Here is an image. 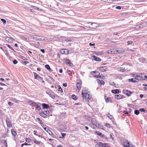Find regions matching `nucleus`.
Returning a JSON list of instances; mask_svg holds the SVG:
<instances>
[{
  "mask_svg": "<svg viewBox=\"0 0 147 147\" xmlns=\"http://www.w3.org/2000/svg\"><path fill=\"white\" fill-rule=\"evenodd\" d=\"M136 77L138 81L140 80H147V76L144 73H140L136 74Z\"/></svg>",
  "mask_w": 147,
  "mask_h": 147,
  "instance_id": "obj_1",
  "label": "nucleus"
},
{
  "mask_svg": "<svg viewBox=\"0 0 147 147\" xmlns=\"http://www.w3.org/2000/svg\"><path fill=\"white\" fill-rule=\"evenodd\" d=\"M131 76L134 78L128 79L127 80L128 82L136 83L139 82L138 79L137 78V77L136 76V74H131Z\"/></svg>",
  "mask_w": 147,
  "mask_h": 147,
  "instance_id": "obj_2",
  "label": "nucleus"
},
{
  "mask_svg": "<svg viewBox=\"0 0 147 147\" xmlns=\"http://www.w3.org/2000/svg\"><path fill=\"white\" fill-rule=\"evenodd\" d=\"M82 82L80 80H77V83L76 84V87L77 89L80 90L82 87Z\"/></svg>",
  "mask_w": 147,
  "mask_h": 147,
  "instance_id": "obj_3",
  "label": "nucleus"
},
{
  "mask_svg": "<svg viewBox=\"0 0 147 147\" xmlns=\"http://www.w3.org/2000/svg\"><path fill=\"white\" fill-rule=\"evenodd\" d=\"M49 114V111L48 110L41 112L40 113V116L44 118H46L47 115Z\"/></svg>",
  "mask_w": 147,
  "mask_h": 147,
  "instance_id": "obj_4",
  "label": "nucleus"
},
{
  "mask_svg": "<svg viewBox=\"0 0 147 147\" xmlns=\"http://www.w3.org/2000/svg\"><path fill=\"white\" fill-rule=\"evenodd\" d=\"M33 74L34 76V78L35 79H37L40 81H42V82H44V81L43 80V78L42 77L38 76L35 72H33Z\"/></svg>",
  "mask_w": 147,
  "mask_h": 147,
  "instance_id": "obj_5",
  "label": "nucleus"
},
{
  "mask_svg": "<svg viewBox=\"0 0 147 147\" xmlns=\"http://www.w3.org/2000/svg\"><path fill=\"white\" fill-rule=\"evenodd\" d=\"M104 98L107 103H112V102L111 98L109 96H107L106 94L105 95Z\"/></svg>",
  "mask_w": 147,
  "mask_h": 147,
  "instance_id": "obj_6",
  "label": "nucleus"
},
{
  "mask_svg": "<svg viewBox=\"0 0 147 147\" xmlns=\"http://www.w3.org/2000/svg\"><path fill=\"white\" fill-rule=\"evenodd\" d=\"M123 93L128 96H129L132 94V92L128 90H123Z\"/></svg>",
  "mask_w": 147,
  "mask_h": 147,
  "instance_id": "obj_7",
  "label": "nucleus"
},
{
  "mask_svg": "<svg viewBox=\"0 0 147 147\" xmlns=\"http://www.w3.org/2000/svg\"><path fill=\"white\" fill-rule=\"evenodd\" d=\"M88 94V90L86 88L83 89L82 91V97Z\"/></svg>",
  "mask_w": 147,
  "mask_h": 147,
  "instance_id": "obj_8",
  "label": "nucleus"
},
{
  "mask_svg": "<svg viewBox=\"0 0 147 147\" xmlns=\"http://www.w3.org/2000/svg\"><path fill=\"white\" fill-rule=\"evenodd\" d=\"M60 53L63 54L67 55L69 53L68 50L67 49H61L60 51Z\"/></svg>",
  "mask_w": 147,
  "mask_h": 147,
  "instance_id": "obj_9",
  "label": "nucleus"
},
{
  "mask_svg": "<svg viewBox=\"0 0 147 147\" xmlns=\"http://www.w3.org/2000/svg\"><path fill=\"white\" fill-rule=\"evenodd\" d=\"M91 95L88 93L86 95H85L84 97H82L83 99H85L88 101L91 98Z\"/></svg>",
  "mask_w": 147,
  "mask_h": 147,
  "instance_id": "obj_10",
  "label": "nucleus"
},
{
  "mask_svg": "<svg viewBox=\"0 0 147 147\" xmlns=\"http://www.w3.org/2000/svg\"><path fill=\"white\" fill-rule=\"evenodd\" d=\"M33 38L34 39H35L37 40H38L40 41H42L43 40V39L41 38V37L40 36H32Z\"/></svg>",
  "mask_w": 147,
  "mask_h": 147,
  "instance_id": "obj_11",
  "label": "nucleus"
},
{
  "mask_svg": "<svg viewBox=\"0 0 147 147\" xmlns=\"http://www.w3.org/2000/svg\"><path fill=\"white\" fill-rule=\"evenodd\" d=\"M107 68L105 66H101L98 68L99 70L101 72H104L106 71Z\"/></svg>",
  "mask_w": 147,
  "mask_h": 147,
  "instance_id": "obj_12",
  "label": "nucleus"
},
{
  "mask_svg": "<svg viewBox=\"0 0 147 147\" xmlns=\"http://www.w3.org/2000/svg\"><path fill=\"white\" fill-rule=\"evenodd\" d=\"M96 74L94 76V77L96 78H103V77H102V75H100V73L98 72V71H97L96 73Z\"/></svg>",
  "mask_w": 147,
  "mask_h": 147,
  "instance_id": "obj_13",
  "label": "nucleus"
},
{
  "mask_svg": "<svg viewBox=\"0 0 147 147\" xmlns=\"http://www.w3.org/2000/svg\"><path fill=\"white\" fill-rule=\"evenodd\" d=\"M115 97L117 99H120L123 98L124 96L121 94H116L115 95Z\"/></svg>",
  "mask_w": 147,
  "mask_h": 147,
  "instance_id": "obj_14",
  "label": "nucleus"
},
{
  "mask_svg": "<svg viewBox=\"0 0 147 147\" xmlns=\"http://www.w3.org/2000/svg\"><path fill=\"white\" fill-rule=\"evenodd\" d=\"M105 143H103L101 142H99L95 144L96 147H103L104 145H106Z\"/></svg>",
  "mask_w": 147,
  "mask_h": 147,
  "instance_id": "obj_15",
  "label": "nucleus"
},
{
  "mask_svg": "<svg viewBox=\"0 0 147 147\" xmlns=\"http://www.w3.org/2000/svg\"><path fill=\"white\" fill-rule=\"evenodd\" d=\"M64 60L66 64H69V66H72L73 65V64L71 63L69 59H65Z\"/></svg>",
  "mask_w": 147,
  "mask_h": 147,
  "instance_id": "obj_16",
  "label": "nucleus"
},
{
  "mask_svg": "<svg viewBox=\"0 0 147 147\" xmlns=\"http://www.w3.org/2000/svg\"><path fill=\"white\" fill-rule=\"evenodd\" d=\"M107 116L113 122H114V121L115 119L113 117L112 115H111L109 113H107Z\"/></svg>",
  "mask_w": 147,
  "mask_h": 147,
  "instance_id": "obj_17",
  "label": "nucleus"
},
{
  "mask_svg": "<svg viewBox=\"0 0 147 147\" xmlns=\"http://www.w3.org/2000/svg\"><path fill=\"white\" fill-rule=\"evenodd\" d=\"M93 60H95L96 61H101V59L99 57H98L94 55L93 56Z\"/></svg>",
  "mask_w": 147,
  "mask_h": 147,
  "instance_id": "obj_18",
  "label": "nucleus"
},
{
  "mask_svg": "<svg viewBox=\"0 0 147 147\" xmlns=\"http://www.w3.org/2000/svg\"><path fill=\"white\" fill-rule=\"evenodd\" d=\"M28 104L29 105H32L34 107V105L36 104V103L35 102H33L32 100H30L27 102Z\"/></svg>",
  "mask_w": 147,
  "mask_h": 147,
  "instance_id": "obj_19",
  "label": "nucleus"
},
{
  "mask_svg": "<svg viewBox=\"0 0 147 147\" xmlns=\"http://www.w3.org/2000/svg\"><path fill=\"white\" fill-rule=\"evenodd\" d=\"M96 127H98L100 129H101L104 130L103 128V125H101L100 124H99L98 123L96 124V125L95 126Z\"/></svg>",
  "mask_w": 147,
  "mask_h": 147,
  "instance_id": "obj_20",
  "label": "nucleus"
},
{
  "mask_svg": "<svg viewBox=\"0 0 147 147\" xmlns=\"http://www.w3.org/2000/svg\"><path fill=\"white\" fill-rule=\"evenodd\" d=\"M117 70L119 71L123 72L125 70V68L123 67H119L117 69Z\"/></svg>",
  "mask_w": 147,
  "mask_h": 147,
  "instance_id": "obj_21",
  "label": "nucleus"
},
{
  "mask_svg": "<svg viewBox=\"0 0 147 147\" xmlns=\"http://www.w3.org/2000/svg\"><path fill=\"white\" fill-rule=\"evenodd\" d=\"M91 121L93 124L95 126L98 123L96 119L93 118L91 119Z\"/></svg>",
  "mask_w": 147,
  "mask_h": 147,
  "instance_id": "obj_22",
  "label": "nucleus"
},
{
  "mask_svg": "<svg viewBox=\"0 0 147 147\" xmlns=\"http://www.w3.org/2000/svg\"><path fill=\"white\" fill-rule=\"evenodd\" d=\"M95 134L97 135L101 136L102 137H103L104 136V135L101 132H100L99 131H96L95 132Z\"/></svg>",
  "mask_w": 147,
  "mask_h": 147,
  "instance_id": "obj_23",
  "label": "nucleus"
},
{
  "mask_svg": "<svg viewBox=\"0 0 147 147\" xmlns=\"http://www.w3.org/2000/svg\"><path fill=\"white\" fill-rule=\"evenodd\" d=\"M36 119L39 122V123L41 125V126L43 127V126L44 125L43 124V123L42 122V121L38 117L36 118Z\"/></svg>",
  "mask_w": 147,
  "mask_h": 147,
  "instance_id": "obj_24",
  "label": "nucleus"
},
{
  "mask_svg": "<svg viewBox=\"0 0 147 147\" xmlns=\"http://www.w3.org/2000/svg\"><path fill=\"white\" fill-rule=\"evenodd\" d=\"M33 140L34 143L38 145L39 144L41 143L40 141H37L35 138H34Z\"/></svg>",
  "mask_w": 147,
  "mask_h": 147,
  "instance_id": "obj_25",
  "label": "nucleus"
},
{
  "mask_svg": "<svg viewBox=\"0 0 147 147\" xmlns=\"http://www.w3.org/2000/svg\"><path fill=\"white\" fill-rule=\"evenodd\" d=\"M34 106L35 107V109L36 110H40L41 109L40 107L38 104H36H36L34 105Z\"/></svg>",
  "mask_w": 147,
  "mask_h": 147,
  "instance_id": "obj_26",
  "label": "nucleus"
},
{
  "mask_svg": "<svg viewBox=\"0 0 147 147\" xmlns=\"http://www.w3.org/2000/svg\"><path fill=\"white\" fill-rule=\"evenodd\" d=\"M111 92L112 93H113L115 94H118L119 92V91L118 89L113 90H112Z\"/></svg>",
  "mask_w": 147,
  "mask_h": 147,
  "instance_id": "obj_27",
  "label": "nucleus"
},
{
  "mask_svg": "<svg viewBox=\"0 0 147 147\" xmlns=\"http://www.w3.org/2000/svg\"><path fill=\"white\" fill-rule=\"evenodd\" d=\"M124 147H135L134 145H132V144H130L129 142L127 143V146L124 145Z\"/></svg>",
  "mask_w": 147,
  "mask_h": 147,
  "instance_id": "obj_28",
  "label": "nucleus"
},
{
  "mask_svg": "<svg viewBox=\"0 0 147 147\" xmlns=\"http://www.w3.org/2000/svg\"><path fill=\"white\" fill-rule=\"evenodd\" d=\"M111 50L112 54H117L118 53V50L116 49H113Z\"/></svg>",
  "mask_w": 147,
  "mask_h": 147,
  "instance_id": "obj_29",
  "label": "nucleus"
},
{
  "mask_svg": "<svg viewBox=\"0 0 147 147\" xmlns=\"http://www.w3.org/2000/svg\"><path fill=\"white\" fill-rule=\"evenodd\" d=\"M6 123L7 125V126L9 127H12V125L10 121H7Z\"/></svg>",
  "mask_w": 147,
  "mask_h": 147,
  "instance_id": "obj_30",
  "label": "nucleus"
},
{
  "mask_svg": "<svg viewBox=\"0 0 147 147\" xmlns=\"http://www.w3.org/2000/svg\"><path fill=\"white\" fill-rule=\"evenodd\" d=\"M11 133L12 134L13 136H16L17 135V133L16 132V131H15V130L14 129H12L11 130Z\"/></svg>",
  "mask_w": 147,
  "mask_h": 147,
  "instance_id": "obj_31",
  "label": "nucleus"
},
{
  "mask_svg": "<svg viewBox=\"0 0 147 147\" xmlns=\"http://www.w3.org/2000/svg\"><path fill=\"white\" fill-rule=\"evenodd\" d=\"M97 80L98 82L100 84H105L104 81L102 80H100L98 79H97Z\"/></svg>",
  "mask_w": 147,
  "mask_h": 147,
  "instance_id": "obj_32",
  "label": "nucleus"
},
{
  "mask_svg": "<svg viewBox=\"0 0 147 147\" xmlns=\"http://www.w3.org/2000/svg\"><path fill=\"white\" fill-rule=\"evenodd\" d=\"M57 87L58 88V91L59 92H61V94L62 93L63 94V90L62 88H61V87L60 86H58Z\"/></svg>",
  "mask_w": 147,
  "mask_h": 147,
  "instance_id": "obj_33",
  "label": "nucleus"
},
{
  "mask_svg": "<svg viewBox=\"0 0 147 147\" xmlns=\"http://www.w3.org/2000/svg\"><path fill=\"white\" fill-rule=\"evenodd\" d=\"M42 106L44 108H48L49 107V105L48 104L45 103L42 104Z\"/></svg>",
  "mask_w": 147,
  "mask_h": 147,
  "instance_id": "obj_34",
  "label": "nucleus"
},
{
  "mask_svg": "<svg viewBox=\"0 0 147 147\" xmlns=\"http://www.w3.org/2000/svg\"><path fill=\"white\" fill-rule=\"evenodd\" d=\"M46 93L47 94H49L50 96L52 98L54 99L55 98V97L54 95L51 94L50 92H47Z\"/></svg>",
  "mask_w": 147,
  "mask_h": 147,
  "instance_id": "obj_35",
  "label": "nucleus"
},
{
  "mask_svg": "<svg viewBox=\"0 0 147 147\" xmlns=\"http://www.w3.org/2000/svg\"><path fill=\"white\" fill-rule=\"evenodd\" d=\"M46 131L50 135L52 136L53 135L52 132L49 129L47 128Z\"/></svg>",
  "mask_w": 147,
  "mask_h": 147,
  "instance_id": "obj_36",
  "label": "nucleus"
},
{
  "mask_svg": "<svg viewBox=\"0 0 147 147\" xmlns=\"http://www.w3.org/2000/svg\"><path fill=\"white\" fill-rule=\"evenodd\" d=\"M125 52V50L123 49H121L118 50V53H122Z\"/></svg>",
  "mask_w": 147,
  "mask_h": 147,
  "instance_id": "obj_37",
  "label": "nucleus"
},
{
  "mask_svg": "<svg viewBox=\"0 0 147 147\" xmlns=\"http://www.w3.org/2000/svg\"><path fill=\"white\" fill-rule=\"evenodd\" d=\"M61 137H60L59 138H65V136L66 135V134L65 133H61Z\"/></svg>",
  "mask_w": 147,
  "mask_h": 147,
  "instance_id": "obj_38",
  "label": "nucleus"
},
{
  "mask_svg": "<svg viewBox=\"0 0 147 147\" xmlns=\"http://www.w3.org/2000/svg\"><path fill=\"white\" fill-rule=\"evenodd\" d=\"M6 40V41L9 42H11L12 41V40L11 38H9V37H6L5 38Z\"/></svg>",
  "mask_w": 147,
  "mask_h": 147,
  "instance_id": "obj_39",
  "label": "nucleus"
},
{
  "mask_svg": "<svg viewBox=\"0 0 147 147\" xmlns=\"http://www.w3.org/2000/svg\"><path fill=\"white\" fill-rule=\"evenodd\" d=\"M140 113L139 111L138 110H136L134 111V113L137 115H138Z\"/></svg>",
  "mask_w": 147,
  "mask_h": 147,
  "instance_id": "obj_40",
  "label": "nucleus"
},
{
  "mask_svg": "<svg viewBox=\"0 0 147 147\" xmlns=\"http://www.w3.org/2000/svg\"><path fill=\"white\" fill-rule=\"evenodd\" d=\"M72 98L74 100H76L77 99V98L76 96L74 94H73L72 95Z\"/></svg>",
  "mask_w": 147,
  "mask_h": 147,
  "instance_id": "obj_41",
  "label": "nucleus"
},
{
  "mask_svg": "<svg viewBox=\"0 0 147 147\" xmlns=\"http://www.w3.org/2000/svg\"><path fill=\"white\" fill-rule=\"evenodd\" d=\"M45 67L47 69L49 70L51 69L49 65H45Z\"/></svg>",
  "mask_w": 147,
  "mask_h": 147,
  "instance_id": "obj_42",
  "label": "nucleus"
},
{
  "mask_svg": "<svg viewBox=\"0 0 147 147\" xmlns=\"http://www.w3.org/2000/svg\"><path fill=\"white\" fill-rule=\"evenodd\" d=\"M105 126L109 128H110L111 126L110 124L108 123H107L105 124Z\"/></svg>",
  "mask_w": 147,
  "mask_h": 147,
  "instance_id": "obj_43",
  "label": "nucleus"
},
{
  "mask_svg": "<svg viewBox=\"0 0 147 147\" xmlns=\"http://www.w3.org/2000/svg\"><path fill=\"white\" fill-rule=\"evenodd\" d=\"M25 140L26 141L28 142H29L32 141V140L30 139L26 138Z\"/></svg>",
  "mask_w": 147,
  "mask_h": 147,
  "instance_id": "obj_44",
  "label": "nucleus"
},
{
  "mask_svg": "<svg viewBox=\"0 0 147 147\" xmlns=\"http://www.w3.org/2000/svg\"><path fill=\"white\" fill-rule=\"evenodd\" d=\"M6 45L10 49H11V50L14 51V49L13 48L11 47V46L8 44H6Z\"/></svg>",
  "mask_w": 147,
  "mask_h": 147,
  "instance_id": "obj_45",
  "label": "nucleus"
},
{
  "mask_svg": "<svg viewBox=\"0 0 147 147\" xmlns=\"http://www.w3.org/2000/svg\"><path fill=\"white\" fill-rule=\"evenodd\" d=\"M33 133L36 136H38V132H37V131L34 130L33 131Z\"/></svg>",
  "mask_w": 147,
  "mask_h": 147,
  "instance_id": "obj_46",
  "label": "nucleus"
},
{
  "mask_svg": "<svg viewBox=\"0 0 147 147\" xmlns=\"http://www.w3.org/2000/svg\"><path fill=\"white\" fill-rule=\"evenodd\" d=\"M1 21L3 22V24H5L6 23V21L4 19H1Z\"/></svg>",
  "mask_w": 147,
  "mask_h": 147,
  "instance_id": "obj_47",
  "label": "nucleus"
},
{
  "mask_svg": "<svg viewBox=\"0 0 147 147\" xmlns=\"http://www.w3.org/2000/svg\"><path fill=\"white\" fill-rule=\"evenodd\" d=\"M107 53H108V54H112V50H108L107 51Z\"/></svg>",
  "mask_w": 147,
  "mask_h": 147,
  "instance_id": "obj_48",
  "label": "nucleus"
},
{
  "mask_svg": "<svg viewBox=\"0 0 147 147\" xmlns=\"http://www.w3.org/2000/svg\"><path fill=\"white\" fill-rule=\"evenodd\" d=\"M140 111L141 112H145V110L143 108H141L140 109Z\"/></svg>",
  "mask_w": 147,
  "mask_h": 147,
  "instance_id": "obj_49",
  "label": "nucleus"
},
{
  "mask_svg": "<svg viewBox=\"0 0 147 147\" xmlns=\"http://www.w3.org/2000/svg\"><path fill=\"white\" fill-rule=\"evenodd\" d=\"M67 72L69 75H70L72 74V72L70 70H67Z\"/></svg>",
  "mask_w": 147,
  "mask_h": 147,
  "instance_id": "obj_50",
  "label": "nucleus"
},
{
  "mask_svg": "<svg viewBox=\"0 0 147 147\" xmlns=\"http://www.w3.org/2000/svg\"><path fill=\"white\" fill-rule=\"evenodd\" d=\"M4 145L5 146H6V147H7V142L6 141H5L4 142Z\"/></svg>",
  "mask_w": 147,
  "mask_h": 147,
  "instance_id": "obj_51",
  "label": "nucleus"
},
{
  "mask_svg": "<svg viewBox=\"0 0 147 147\" xmlns=\"http://www.w3.org/2000/svg\"><path fill=\"white\" fill-rule=\"evenodd\" d=\"M123 113H124L125 114H128L129 113V112L127 111H123Z\"/></svg>",
  "mask_w": 147,
  "mask_h": 147,
  "instance_id": "obj_52",
  "label": "nucleus"
},
{
  "mask_svg": "<svg viewBox=\"0 0 147 147\" xmlns=\"http://www.w3.org/2000/svg\"><path fill=\"white\" fill-rule=\"evenodd\" d=\"M127 43L128 45H129L131 44L132 43V41H128L127 42Z\"/></svg>",
  "mask_w": 147,
  "mask_h": 147,
  "instance_id": "obj_53",
  "label": "nucleus"
},
{
  "mask_svg": "<svg viewBox=\"0 0 147 147\" xmlns=\"http://www.w3.org/2000/svg\"><path fill=\"white\" fill-rule=\"evenodd\" d=\"M13 103L10 102H8V104L10 106L12 105L13 104Z\"/></svg>",
  "mask_w": 147,
  "mask_h": 147,
  "instance_id": "obj_54",
  "label": "nucleus"
},
{
  "mask_svg": "<svg viewBox=\"0 0 147 147\" xmlns=\"http://www.w3.org/2000/svg\"><path fill=\"white\" fill-rule=\"evenodd\" d=\"M13 63L14 64H16L17 63L18 61H17L16 60H14L13 61Z\"/></svg>",
  "mask_w": 147,
  "mask_h": 147,
  "instance_id": "obj_55",
  "label": "nucleus"
},
{
  "mask_svg": "<svg viewBox=\"0 0 147 147\" xmlns=\"http://www.w3.org/2000/svg\"><path fill=\"white\" fill-rule=\"evenodd\" d=\"M115 8L116 9H121V7L120 6H117Z\"/></svg>",
  "mask_w": 147,
  "mask_h": 147,
  "instance_id": "obj_56",
  "label": "nucleus"
},
{
  "mask_svg": "<svg viewBox=\"0 0 147 147\" xmlns=\"http://www.w3.org/2000/svg\"><path fill=\"white\" fill-rule=\"evenodd\" d=\"M29 63V62L27 61H25L23 62V63L25 65H26L27 64Z\"/></svg>",
  "mask_w": 147,
  "mask_h": 147,
  "instance_id": "obj_57",
  "label": "nucleus"
},
{
  "mask_svg": "<svg viewBox=\"0 0 147 147\" xmlns=\"http://www.w3.org/2000/svg\"><path fill=\"white\" fill-rule=\"evenodd\" d=\"M63 85L64 87H66L67 86V84L66 83H64L63 84Z\"/></svg>",
  "mask_w": 147,
  "mask_h": 147,
  "instance_id": "obj_58",
  "label": "nucleus"
},
{
  "mask_svg": "<svg viewBox=\"0 0 147 147\" xmlns=\"http://www.w3.org/2000/svg\"><path fill=\"white\" fill-rule=\"evenodd\" d=\"M59 72L61 73H62L63 70H62V68L60 69L59 70Z\"/></svg>",
  "mask_w": 147,
  "mask_h": 147,
  "instance_id": "obj_59",
  "label": "nucleus"
},
{
  "mask_svg": "<svg viewBox=\"0 0 147 147\" xmlns=\"http://www.w3.org/2000/svg\"><path fill=\"white\" fill-rule=\"evenodd\" d=\"M128 51H129V52H133L134 51V50L131 49H127Z\"/></svg>",
  "mask_w": 147,
  "mask_h": 147,
  "instance_id": "obj_60",
  "label": "nucleus"
},
{
  "mask_svg": "<svg viewBox=\"0 0 147 147\" xmlns=\"http://www.w3.org/2000/svg\"><path fill=\"white\" fill-rule=\"evenodd\" d=\"M110 138L112 139L113 140L114 139V138L113 137L111 134H110Z\"/></svg>",
  "mask_w": 147,
  "mask_h": 147,
  "instance_id": "obj_61",
  "label": "nucleus"
},
{
  "mask_svg": "<svg viewBox=\"0 0 147 147\" xmlns=\"http://www.w3.org/2000/svg\"><path fill=\"white\" fill-rule=\"evenodd\" d=\"M0 85L1 86H6V85L5 84H4L2 82H0Z\"/></svg>",
  "mask_w": 147,
  "mask_h": 147,
  "instance_id": "obj_62",
  "label": "nucleus"
},
{
  "mask_svg": "<svg viewBox=\"0 0 147 147\" xmlns=\"http://www.w3.org/2000/svg\"><path fill=\"white\" fill-rule=\"evenodd\" d=\"M89 45L90 46H94L95 45V44L94 43L92 44L91 43H89Z\"/></svg>",
  "mask_w": 147,
  "mask_h": 147,
  "instance_id": "obj_63",
  "label": "nucleus"
},
{
  "mask_svg": "<svg viewBox=\"0 0 147 147\" xmlns=\"http://www.w3.org/2000/svg\"><path fill=\"white\" fill-rule=\"evenodd\" d=\"M40 51L43 53H45V50L43 49H41L40 50Z\"/></svg>",
  "mask_w": 147,
  "mask_h": 147,
  "instance_id": "obj_64",
  "label": "nucleus"
}]
</instances>
